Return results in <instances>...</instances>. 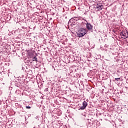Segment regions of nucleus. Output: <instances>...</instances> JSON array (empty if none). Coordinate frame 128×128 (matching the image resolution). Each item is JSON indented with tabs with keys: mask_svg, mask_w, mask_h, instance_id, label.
Returning a JSON list of instances; mask_svg holds the SVG:
<instances>
[{
	"mask_svg": "<svg viewBox=\"0 0 128 128\" xmlns=\"http://www.w3.org/2000/svg\"><path fill=\"white\" fill-rule=\"evenodd\" d=\"M88 32V30L86 28H81L79 30L78 33V38H82V36H86Z\"/></svg>",
	"mask_w": 128,
	"mask_h": 128,
	"instance_id": "1",
	"label": "nucleus"
},
{
	"mask_svg": "<svg viewBox=\"0 0 128 128\" xmlns=\"http://www.w3.org/2000/svg\"><path fill=\"white\" fill-rule=\"evenodd\" d=\"M120 36H122V38H128V32L127 30L122 31L120 33Z\"/></svg>",
	"mask_w": 128,
	"mask_h": 128,
	"instance_id": "2",
	"label": "nucleus"
},
{
	"mask_svg": "<svg viewBox=\"0 0 128 128\" xmlns=\"http://www.w3.org/2000/svg\"><path fill=\"white\" fill-rule=\"evenodd\" d=\"M95 8H96L97 10H102V8H104V6H102V4L98 3L96 5Z\"/></svg>",
	"mask_w": 128,
	"mask_h": 128,
	"instance_id": "3",
	"label": "nucleus"
},
{
	"mask_svg": "<svg viewBox=\"0 0 128 128\" xmlns=\"http://www.w3.org/2000/svg\"><path fill=\"white\" fill-rule=\"evenodd\" d=\"M86 106H88V102H86V101H84L82 103V106L80 108V110H84Z\"/></svg>",
	"mask_w": 128,
	"mask_h": 128,
	"instance_id": "4",
	"label": "nucleus"
},
{
	"mask_svg": "<svg viewBox=\"0 0 128 128\" xmlns=\"http://www.w3.org/2000/svg\"><path fill=\"white\" fill-rule=\"evenodd\" d=\"M86 28L90 30H92V24H90L88 23L86 24Z\"/></svg>",
	"mask_w": 128,
	"mask_h": 128,
	"instance_id": "5",
	"label": "nucleus"
},
{
	"mask_svg": "<svg viewBox=\"0 0 128 128\" xmlns=\"http://www.w3.org/2000/svg\"><path fill=\"white\" fill-rule=\"evenodd\" d=\"M36 58H36V56L34 57L33 58H32L33 62H34V61L38 62V60H36Z\"/></svg>",
	"mask_w": 128,
	"mask_h": 128,
	"instance_id": "6",
	"label": "nucleus"
},
{
	"mask_svg": "<svg viewBox=\"0 0 128 128\" xmlns=\"http://www.w3.org/2000/svg\"><path fill=\"white\" fill-rule=\"evenodd\" d=\"M115 80L117 82H120V78H115Z\"/></svg>",
	"mask_w": 128,
	"mask_h": 128,
	"instance_id": "7",
	"label": "nucleus"
},
{
	"mask_svg": "<svg viewBox=\"0 0 128 128\" xmlns=\"http://www.w3.org/2000/svg\"><path fill=\"white\" fill-rule=\"evenodd\" d=\"M26 108H30V106H26Z\"/></svg>",
	"mask_w": 128,
	"mask_h": 128,
	"instance_id": "8",
	"label": "nucleus"
}]
</instances>
